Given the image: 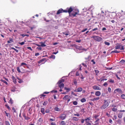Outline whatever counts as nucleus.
Segmentation results:
<instances>
[{
    "mask_svg": "<svg viewBox=\"0 0 125 125\" xmlns=\"http://www.w3.org/2000/svg\"><path fill=\"white\" fill-rule=\"evenodd\" d=\"M67 12L69 14V16L72 18H73L76 17V15H80L79 14V11L78 9H75V11H73L72 13L71 12L73 11V9L72 7L69 8H67Z\"/></svg>",
    "mask_w": 125,
    "mask_h": 125,
    "instance_id": "1",
    "label": "nucleus"
},
{
    "mask_svg": "<svg viewBox=\"0 0 125 125\" xmlns=\"http://www.w3.org/2000/svg\"><path fill=\"white\" fill-rule=\"evenodd\" d=\"M125 62V61L124 60H122L120 62V63H124Z\"/></svg>",
    "mask_w": 125,
    "mask_h": 125,
    "instance_id": "61",
    "label": "nucleus"
},
{
    "mask_svg": "<svg viewBox=\"0 0 125 125\" xmlns=\"http://www.w3.org/2000/svg\"><path fill=\"white\" fill-rule=\"evenodd\" d=\"M101 94V93L100 91H98L95 92V94L97 96H99Z\"/></svg>",
    "mask_w": 125,
    "mask_h": 125,
    "instance_id": "17",
    "label": "nucleus"
},
{
    "mask_svg": "<svg viewBox=\"0 0 125 125\" xmlns=\"http://www.w3.org/2000/svg\"><path fill=\"white\" fill-rule=\"evenodd\" d=\"M64 89L65 90H66L67 92H68L70 90V88H68L66 87H64Z\"/></svg>",
    "mask_w": 125,
    "mask_h": 125,
    "instance_id": "24",
    "label": "nucleus"
},
{
    "mask_svg": "<svg viewBox=\"0 0 125 125\" xmlns=\"http://www.w3.org/2000/svg\"><path fill=\"white\" fill-rule=\"evenodd\" d=\"M91 62H93V64H95V62L94 61V59H93V60H91Z\"/></svg>",
    "mask_w": 125,
    "mask_h": 125,
    "instance_id": "59",
    "label": "nucleus"
},
{
    "mask_svg": "<svg viewBox=\"0 0 125 125\" xmlns=\"http://www.w3.org/2000/svg\"><path fill=\"white\" fill-rule=\"evenodd\" d=\"M9 40L8 41H7V42L8 43H10L11 42H13V40L12 38H9Z\"/></svg>",
    "mask_w": 125,
    "mask_h": 125,
    "instance_id": "19",
    "label": "nucleus"
},
{
    "mask_svg": "<svg viewBox=\"0 0 125 125\" xmlns=\"http://www.w3.org/2000/svg\"><path fill=\"white\" fill-rule=\"evenodd\" d=\"M104 104L100 107V109L102 110H104L109 105L110 102L108 100H104Z\"/></svg>",
    "mask_w": 125,
    "mask_h": 125,
    "instance_id": "2",
    "label": "nucleus"
},
{
    "mask_svg": "<svg viewBox=\"0 0 125 125\" xmlns=\"http://www.w3.org/2000/svg\"><path fill=\"white\" fill-rule=\"evenodd\" d=\"M87 30V28H85V29H83L82 30V31L81 32H83L85 31H86V30Z\"/></svg>",
    "mask_w": 125,
    "mask_h": 125,
    "instance_id": "46",
    "label": "nucleus"
},
{
    "mask_svg": "<svg viewBox=\"0 0 125 125\" xmlns=\"http://www.w3.org/2000/svg\"><path fill=\"white\" fill-rule=\"evenodd\" d=\"M94 71L96 73V75H97V74L98 73H99V71L98 70H94Z\"/></svg>",
    "mask_w": 125,
    "mask_h": 125,
    "instance_id": "32",
    "label": "nucleus"
},
{
    "mask_svg": "<svg viewBox=\"0 0 125 125\" xmlns=\"http://www.w3.org/2000/svg\"><path fill=\"white\" fill-rule=\"evenodd\" d=\"M70 97V96L68 95H66L63 98V100H67Z\"/></svg>",
    "mask_w": 125,
    "mask_h": 125,
    "instance_id": "15",
    "label": "nucleus"
},
{
    "mask_svg": "<svg viewBox=\"0 0 125 125\" xmlns=\"http://www.w3.org/2000/svg\"><path fill=\"white\" fill-rule=\"evenodd\" d=\"M99 120V118L96 119V120L94 122L95 123L94 124V125H98L99 124L98 121Z\"/></svg>",
    "mask_w": 125,
    "mask_h": 125,
    "instance_id": "14",
    "label": "nucleus"
},
{
    "mask_svg": "<svg viewBox=\"0 0 125 125\" xmlns=\"http://www.w3.org/2000/svg\"><path fill=\"white\" fill-rule=\"evenodd\" d=\"M19 44H21V45H23L25 43V42H20L19 43Z\"/></svg>",
    "mask_w": 125,
    "mask_h": 125,
    "instance_id": "58",
    "label": "nucleus"
},
{
    "mask_svg": "<svg viewBox=\"0 0 125 125\" xmlns=\"http://www.w3.org/2000/svg\"><path fill=\"white\" fill-rule=\"evenodd\" d=\"M43 121V119L42 118H40L39 120V121L41 123Z\"/></svg>",
    "mask_w": 125,
    "mask_h": 125,
    "instance_id": "44",
    "label": "nucleus"
},
{
    "mask_svg": "<svg viewBox=\"0 0 125 125\" xmlns=\"http://www.w3.org/2000/svg\"><path fill=\"white\" fill-rule=\"evenodd\" d=\"M6 125H10V124L8 121H6L5 122Z\"/></svg>",
    "mask_w": 125,
    "mask_h": 125,
    "instance_id": "36",
    "label": "nucleus"
},
{
    "mask_svg": "<svg viewBox=\"0 0 125 125\" xmlns=\"http://www.w3.org/2000/svg\"><path fill=\"white\" fill-rule=\"evenodd\" d=\"M80 74L78 72H77L76 73V76H78Z\"/></svg>",
    "mask_w": 125,
    "mask_h": 125,
    "instance_id": "51",
    "label": "nucleus"
},
{
    "mask_svg": "<svg viewBox=\"0 0 125 125\" xmlns=\"http://www.w3.org/2000/svg\"><path fill=\"white\" fill-rule=\"evenodd\" d=\"M5 106L7 107V108L9 110H10V108L9 106V105L7 104H6L5 105Z\"/></svg>",
    "mask_w": 125,
    "mask_h": 125,
    "instance_id": "39",
    "label": "nucleus"
},
{
    "mask_svg": "<svg viewBox=\"0 0 125 125\" xmlns=\"http://www.w3.org/2000/svg\"><path fill=\"white\" fill-rule=\"evenodd\" d=\"M123 115V114L122 113H119L118 115V117L120 118H121L122 116Z\"/></svg>",
    "mask_w": 125,
    "mask_h": 125,
    "instance_id": "23",
    "label": "nucleus"
},
{
    "mask_svg": "<svg viewBox=\"0 0 125 125\" xmlns=\"http://www.w3.org/2000/svg\"><path fill=\"white\" fill-rule=\"evenodd\" d=\"M74 116H77L79 117L80 116V115L79 114H74Z\"/></svg>",
    "mask_w": 125,
    "mask_h": 125,
    "instance_id": "48",
    "label": "nucleus"
},
{
    "mask_svg": "<svg viewBox=\"0 0 125 125\" xmlns=\"http://www.w3.org/2000/svg\"><path fill=\"white\" fill-rule=\"evenodd\" d=\"M40 43L41 44V46L42 47H45L46 46V45L44 44L43 42H41Z\"/></svg>",
    "mask_w": 125,
    "mask_h": 125,
    "instance_id": "31",
    "label": "nucleus"
},
{
    "mask_svg": "<svg viewBox=\"0 0 125 125\" xmlns=\"http://www.w3.org/2000/svg\"><path fill=\"white\" fill-rule=\"evenodd\" d=\"M66 124L65 122L63 121H62L59 124L60 125H65Z\"/></svg>",
    "mask_w": 125,
    "mask_h": 125,
    "instance_id": "22",
    "label": "nucleus"
},
{
    "mask_svg": "<svg viewBox=\"0 0 125 125\" xmlns=\"http://www.w3.org/2000/svg\"><path fill=\"white\" fill-rule=\"evenodd\" d=\"M90 117H87L85 119V121L86 123L89 122L91 120Z\"/></svg>",
    "mask_w": 125,
    "mask_h": 125,
    "instance_id": "12",
    "label": "nucleus"
},
{
    "mask_svg": "<svg viewBox=\"0 0 125 125\" xmlns=\"http://www.w3.org/2000/svg\"><path fill=\"white\" fill-rule=\"evenodd\" d=\"M9 103L12 104L13 103V100H12V99L11 98H10V100L9 101Z\"/></svg>",
    "mask_w": 125,
    "mask_h": 125,
    "instance_id": "34",
    "label": "nucleus"
},
{
    "mask_svg": "<svg viewBox=\"0 0 125 125\" xmlns=\"http://www.w3.org/2000/svg\"><path fill=\"white\" fill-rule=\"evenodd\" d=\"M27 48L28 49L30 50L31 51H32V49L31 48V47H27Z\"/></svg>",
    "mask_w": 125,
    "mask_h": 125,
    "instance_id": "55",
    "label": "nucleus"
},
{
    "mask_svg": "<svg viewBox=\"0 0 125 125\" xmlns=\"http://www.w3.org/2000/svg\"><path fill=\"white\" fill-rule=\"evenodd\" d=\"M49 112H50V110H49V109H47L45 111V112L46 113H49Z\"/></svg>",
    "mask_w": 125,
    "mask_h": 125,
    "instance_id": "57",
    "label": "nucleus"
},
{
    "mask_svg": "<svg viewBox=\"0 0 125 125\" xmlns=\"http://www.w3.org/2000/svg\"><path fill=\"white\" fill-rule=\"evenodd\" d=\"M99 99V97H97L96 98H92L91 99V100L92 101H96L98 100Z\"/></svg>",
    "mask_w": 125,
    "mask_h": 125,
    "instance_id": "20",
    "label": "nucleus"
},
{
    "mask_svg": "<svg viewBox=\"0 0 125 125\" xmlns=\"http://www.w3.org/2000/svg\"><path fill=\"white\" fill-rule=\"evenodd\" d=\"M99 116V115H95L94 116V117L95 118V119H98L97 117Z\"/></svg>",
    "mask_w": 125,
    "mask_h": 125,
    "instance_id": "43",
    "label": "nucleus"
},
{
    "mask_svg": "<svg viewBox=\"0 0 125 125\" xmlns=\"http://www.w3.org/2000/svg\"><path fill=\"white\" fill-rule=\"evenodd\" d=\"M85 120V119L84 120L83 119H82L81 120V122L82 123H84V121Z\"/></svg>",
    "mask_w": 125,
    "mask_h": 125,
    "instance_id": "62",
    "label": "nucleus"
},
{
    "mask_svg": "<svg viewBox=\"0 0 125 125\" xmlns=\"http://www.w3.org/2000/svg\"><path fill=\"white\" fill-rule=\"evenodd\" d=\"M108 90L109 93H110L111 92V89L110 87L108 88Z\"/></svg>",
    "mask_w": 125,
    "mask_h": 125,
    "instance_id": "54",
    "label": "nucleus"
},
{
    "mask_svg": "<svg viewBox=\"0 0 125 125\" xmlns=\"http://www.w3.org/2000/svg\"><path fill=\"white\" fill-rule=\"evenodd\" d=\"M92 87L94 89L96 90H100L101 88L99 86H96V85H94V86H93Z\"/></svg>",
    "mask_w": 125,
    "mask_h": 125,
    "instance_id": "9",
    "label": "nucleus"
},
{
    "mask_svg": "<svg viewBox=\"0 0 125 125\" xmlns=\"http://www.w3.org/2000/svg\"><path fill=\"white\" fill-rule=\"evenodd\" d=\"M86 100L84 98H82L81 100V101L82 103H83L86 101Z\"/></svg>",
    "mask_w": 125,
    "mask_h": 125,
    "instance_id": "28",
    "label": "nucleus"
},
{
    "mask_svg": "<svg viewBox=\"0 0 125 125\" xmlns=\"http://www.w3.org/2000/svg\"><path fill=\"white\" fill-rule=\"evenodd\" d=\"M91 38H93L94 40L97 42H100L102 40V38L97 36H93L91 37Z\"/></svg>",
    "mask_w": 125,
    "mask_h": 125,
    "instance_id": "3",
    "label": "nucleus"
},
{
    "mask_svg": "<svg viewBox=\"0 0 125 125\" xmlns=\"http://www.w3.org/2000/svg\"><path fill=\"white\" fill-rule=\"evenodd\" d=\"M81 48V47H80L78 46H77L76 47V49L79 50H80Z\"/></svg>",
    "mask_w": 125,
    "mask_h": 125,
    "instance_id": "49",
    "label": "nucleus"
},
{
    "mask_svg": "<svg viewBox=\"0 0 125 125\" xmlns=\"http://www.w3.org/2000/svg\"><path fill=\"white\" fill-rule=\"evenodd\" d=\"M24 65L27 66V64L25 63L22 62L21 63V65L20 66V67L21 66H23Z\"/></svg>",
    "mask_w": 125,
    "mask_h": 125,
    "instance_id": "33",
    "label": "nucleus"
},
{
    "mask_svg": "<svg viewBox=\"0 0 125 125\" xmlns=\"http://www.w3.org/2000/svg\"><path fill=\"white\" fill-rule=\"evenodd\" d=\"M121 97L123 99L125 100V94H122L121 95Z\"/></svg>",
    "mask_w": 125,
    "mask_h": 125,
    "instance_id": "30",
    "label": "nucleus"
},
{
    "mask_svg": "<svg viewBox=\"0 0 125 125\" xmlns=\"http://www.w3.org/2000/svg\"><path fill=\"white\" fill-rule=\"evenodd\" d=\"M16 69L17 71L19 73H20L21 72L20 68L19 67H16Z\"/></svg>",
    "mask_w": 125,
    "mask_h": 125,
    "instance_id": "41",
    "label": "nucleus"
},
{
    "mask_svg": "<svg viewBox=\"0 0 125 125\" xmlns=\"http://www.w3.org/2000/svg\"><path fill=\"white\" fill-rule=\"evenodd\" d=\"M1 81L3 82V83H5L6 85H8V83L6 82V81H5V80H3L2 79H1Z\"/></svg>",
    "mask_w": 125,
    "mask_h": 125,
    "instance_id": "27",
    "label": "nucleus"
},
{
    "mask_svg": "<svg viewBox=\"0 0 125 125\" xmlns=\"http://www.w3.org/2000/svg\"><path fill=\"white\" fill-rule=\"evenodd\" d=\"M83 90L82 88L81 87H79L77 88V89H76L75 90V92H81Z\"/></svg>",
    "mask_w": 125,
    "mask_h": 125,
    "instance_id": "11",
    "label": "nucleus"
},
{
    "mask_svg": "<svg viewBox=\"0 0 125 125\" xmlns=\"http://www.w3.org/2000/svg\"><path fill=\"white\" fill-rule=\"evenodd\" d=\"M72 119L73 120L77 121L79 120L78 118L76 117H74Z\"/></svg>",
    "mask_w": 125,
    "mask_h": 125,
    "instance_id": "21",
    "label": "nucleus"
},
{
    "mask_svg": "<svg viewBox=\"0 0 125 125\" xmlns=\"http://www.w3.org/2000/svg\"><path fill=\"white\" fill-rule=\"evenodd\" d=\"M44 94H41L40 96H41V98H42V97H44V96H46V95H45Z\"/></svg>",
    "mask_w": 125,
    "mask_h": 125,
    "instance_id": "60",
    "label": "nucleus"
},
{
    "mask_svg": "<svg viewBox=\"0 0 125 125\" xmlns=\"http://www.w3.org/2000/svg\"><path fill=\"white\" fill-rule=\"evenodd\" d=\"M115 49H120V50H124V46L120 44H117L115 47Z\"/></svg>",
    "mask_w": 125,
    "mask_h": 125,
    "instance_id": "5",
    "label": "nucleus"
},
{
    "mask_svg": "<svg viewBox=\"0 0 125 125\" xmlns=\"http://www.w3.org/2000/svg\"><path fill=\"white\" fill-rule=\"evenodd\" d=\"M82 64L83 65V66H84V67H87V66L86 65V64H84V63H82Z\"/></svg>",
    "mask_w": 125,
    "mask_h": 125,
    "instance_id": "47",
    "label": "nucleus"
},
{
    "mask_svg": "<svg viewBox=\"0 0 125 125\" xmlns=\"http://www.w3.org/2000/svg\"><path fill=\"white\" fill-rule=\"evenodd\" d=\"M116 121L119 124H121V120L120 119H118V120H117Z\"/></svg>",
    "mask_w": 125,
    "mask_h": 125,
    "instance_id": "38",
    "label": "nucleus"
},
{
    "mask_svg": "<svg viewBox=\"0 0 125 125\" xmlns=\"http://www.w3.org/2000/svg\"><path fill=\"white\" fill-rule=\"evenodd\" d=\"M78 103L76 101H74L73 102V104L74 105H76Z\"/></svg>",
    "mask_w": 125,
    "mask_h": 125,
    "instance_id": "40",
    "label": "nucleus"
},
{
    "mask_svg": "<svg viewBox=\"0 0 125 125\" xmlns=\"http://www.w3.org/2000/svg\"><path fill=\"white\" fill-rule=\"evenodd\" d=\"M64 82V80L62 79L59 80L58 83L59 86L61 89H62L64 87V84L63 83H62V82Z\"/></svg>",
    "mask_w": 125,
    "mask_h": 125,
    "instance_id": "4",
    "label": "nucleus"
},
{
    "mask_svg": "<svg viewBox=\"0 0 125 125\" xmlns=\"http://www.w3.org/2000/svg\"><path fill=\"white\" fill-rule=\"evenodd\" d=\"M54 110L56 111H60V109L58 108L55 107L54 108Z\"/></svg>",
    "mask_w": 125,
    "mask_h": 125,
    "instance_id": "29",
    "label": "nucleus"
},
{
    "mask_svg": "<svg viewBox=\"0 0 125 125\" xmlns=\"http://www.w3.org/2000/svg\"><path fill=\"white\" fill-rule=\"evenodd\" d=\"M11 48L13 50H14L16 52L18 53L19 52V51L17 50L16 49L13 47H11Z\"/></svg>",
    "mask_w": 125,
    "mask_h": 125,
    "instance_id": "35",
    "label": "nucleus"
},
{
    "mask_svg": "<svg viewBox=\"0 0 125 125\" xmlns=\"http://www.w3.org/2000/svg\"><path fill=\"white\" fill-rule=\"evenodd\" d=\"M36 49L38 50H41L42 49V48L41 47H37L36 48Z\"/></svg>",
    "mask_w": 125,
    "mask_h": 125,
    "instance_id": "52",
    "label": "nucleus"
},
{
    "mask_svg": "<svg viewBox=\"0 0 125 125\" xmlns=\"http://www.w3.org/2000/svg\"><path fill=\"white\" fill-rule=\"evenodd\" d=\"M86 125H92L91 123L89 122L86 123Z\"/></svg>",
    "mask_w": 125,
    "mask_h": 125,
    "instance_id": "64",
    "label": "nucleus"
},
{
    "mask_svg": "<svg viewBox=\"0 0 125 125\" xmlns=\"http://www.w3.org/2000/svg\"><path fill=\"white\" fill-rule=\"evenodd\" d=\"M114 81L112 79H111L109 80V82L110 83H113L114 82Z\"/></svg>",
    "mask_w": 125,
    "mask_h": 125,
    "instance_id": "50",
    "label": "nucleus"
},
{
    "mask_svg": "<svg viewBox=\"0 0 125 125\" xmlns=\"http://www.w3.org/2000/svg\"><path fill=\"white\" fill-rule=\"evenodd\" d=\"M98 30V29L97 28H95L93 29L92 31H96V30Z\"/></svg>",
    "mask_w": 125,
    "mask_h": 125,
    "instance_id": "53",
    "label": "nucleus"
},
{
    "mask_svg": "<svg viewBox=\"0 0 125 125\" xmlns=\"http://www.w3.org/2000/svg\"><path fill=\"white\" fill-rule=\"evenodd\" d=\"M117 92L119 94L122 93L123 92L122 90L120 88H117L114 90V93H116Z\"/></svg>",
    "mask_w": 125,
    "mask_h": 125,
    "instance_id": "8",
    "label": "nucleus"
},
{
    "mask_svg": "<svg viewBox=\"0 0 125 125\" xmlns=\"http://www.w3.org/2000/svg\"><path fill=\"white\" fill-rule=\"evenodd\" d=\"M112 110L114 112H116L117 111V109L115 108H113L112 109Z\"/></svg>",
    "mask_w": 125,
    "mask_h": 125,
    "instance_id": "45",
    "label": "nucleus"
},
{
    "mask_svg": "<svg viewBox=\"0 0 125 125\" xmlns=\"http://www.w3.org/2000/svg\"><path fill=\"white\" fill-rule=\"evenodd\" d=\"M22 115L23 117L25 119L29 120L30 119V117L26 116V114L25 113H23Z\"/></svg>",
    "mask_w": 125,
    "mask_h": 125,
    "instance_id": "10",
    "label": "nucleus"
},
{
    "mask_svg": "<svg viewBox=\"0 0 125 125\" xmlns=\"http://www.w3.org/2000/svg\"><path fill=\"white\" fill-rule=\"evenodd\" d=\"M68 9L67 8L66 10H63L62 8H61L59 9L57 11V14H59L61 13H62L63 12H67Z\"/></svg>",
    "mask_w": 125,
    "mask_h": 125,
    "instance_id": "6",
    "label": "nucleus"
},
{
    "mask_svg": "<svg viewBox=\"0 0 125 125\" xmlns=\"http://www.w3.org/2000/svg\"><path fill=\"white\" fill-rule=\"evenodd\" d=\"M55 56L54 55H52L51 56H50L49 57L50 58H52L54 59L55 58Z\"/></svg>",
    "mask_w": 125,
    "mask_h": 125,
    "instance_id": "26",
    "label": "nucleus"
},
{
    "mask_svg": "<svg viewBox=\"0 0 125 125\" xmlns=\"http://www.w3.org/2000/svg\"><path fill=\"white\" fill-rule=\"evenodd\" d=\"M47 103V101H44L43 103V105H46Z\"/></svg>",
    "mask_w": 125,
    "mask_h": 125,
    "instance_id": "42",
    "label": "nucleus"
},
{
    "mask_svg": "<svg viewBox=\"0 0 125 125\" xmlns=\"http://www.w3.org/2000/svg\"><path fill=\"white\" fill-rule=\"evenodd\" d=\"M12 78L13 80V82L15 83H17L16 79L13 76H12Z\"/></svg>",
    "mask_w": 125,
    "mask_h": 125,
    "instance_id": "16",
    "label": "nucleus"
},
{
    "mask_svg": "<svg viewBox=\"0 0 125 125\" xmlns=\"http://www.w3.org/2000/svg\"><path fill=\"white\" fill-rule=\"evenodd\" d=\"M66 117V115L65 114H61L60 116L59 117L61 120H63L65 119Z\"/></svg>",
    "mask_w": 125,
    "mask_h": 125,
    "instance_id": "7",
    "label": "nucleus"
},
{
    "mask_svg": "<svg viewBox=\"0 0 125 125\" xmlns=\"http://www.w3.org/2000/svg\"><path fill=\"white\" fill-rule=\"evenodd\" d=\"M120 51H118L116 50H115L114 51H112L111 52V53H118L120 52Z\"/></svg>",
    "mask_w": 125,
    "mask_h": 125,
    "instance_id": "25",
    "label": "nucleus"
},
{
    "mask_svg": "<svg viewBox=\"0 0 125 125\" xmlns=\"http://www.w3.org/2000/svg\"><path fill=\"white\" fill-rule=\"evenodd\" d=\"M104 44L106 45H107L108 46H109L110 45V43L108 42H107L106 41H105L104 42Z\"/></svg>",
    "mask_w": 125,
    "mask_h": 125,
    "instance_id": "37",
    "label": "nucleus"
},
{
    "mask_svg": "<svg viewBox=\"0 0 125 125\" xmlns=\"http://www.w3.org/2000/svg\"><path fill=\"white\" fill-rule=\"evenodd\" d=\"M73 83L75 84H76L77 83L76 80H75L74 81Z\"/></svg>",
    "mask_w": 125,
    "mask_h": 125,
    "instance_id": "56",
    "label": "nucleus"
},
{
    "mask_svg": "<svg viewBox=\"0 0 125 125\" xmlns=\"http://www.w3.org/2000/svg\"><path fill=\"white\" fill-rule=\"evenodd\" d=\"M41 112L44 115L45 114V109L44 108H42L41 109Z\"/></svg>",
    "mask_w": 125,
    "mask_h": 125,
    "instance_id": "18",
    "label": "nucleus"
},
{
    "mask_svg": "<svg viewBox=\"0 0 125 125\" xmlns=\"http://www.w3.org/2000/svg\"><path fill=\"white\" fill-rule=\"evenodd\" d=\"M46 61H47V60H46V58L42 59L41 60H40L38 62V63H41V62H45Z\"/></svg>",
    "mask_w": 125,
    "mask_h": 125,
    "instance_id": "13",
    "label": "nucleus"
},
{
    "mask_svg": "<svg viewBox=\"0 0 125 125\" xmlns=\"http://www.w3.org/2000/svg\"><path fill=\"white\" fill-rule=\"evenodd\" d=\"M81 112H82L83 113H84L85 112L84 109V108H83L81 109Z\"/></svg>",
    "mask_w": 125,
    "mask_h": 125,
    "instance_id": "63",
    "label": "nucleus"
}]
</instances>
